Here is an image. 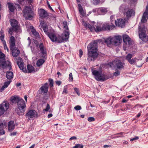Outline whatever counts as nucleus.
Returning <instances> with one entry per match:
<instances>
[{
    "label": "nucleus",
    "mask_w": 148,
    "mask_h": 148,
    "mask_svg": "<svg viewBox=\"0 0 148 148\" xmlns=\"http://www.w3.org/2000/svg\"><path fill=\"white\" fill-rule=\"evenodd\" d=\"M56 83L58 86H60L62 82L60 81H56Z\"/></svg>",
    "instance_id": "e2e57ef3"
},
{
    "label": "nucleus",
    "mask_w": 148,
    "mask_h": 148,
    "mask_svg": "<svg viewBox=\"0 0 148 148\" xmlns=\"http://www.w3.org/2000/svg\"><path fill=\"white\" fill-rule=\"evenodd\" d=\"M68 93L67 90L66 89V86H65L64 87V90L62 92V93H65L67 94Z\"/></svg>",
    "instance_id": "4d7b16f0"
},
{
    "label": "nucleus",
    "mask_w": 148,
    "mask_h": 148,
    "mask_svg": "<svg viewBox=\"0 0 148 148\" xmlns=\"http://www.w3.org/2000/svg\"><path fill=\"white\" fill-rule=\"evenodd\" d=\"M64 39L65 42H67L69 39V37L70 32L69 30H64Z\"/></svg>",
    "instance_id": "b1692460"
},
{
    "label": "nucleus",
    "mask_w": 148,
    "mask_h": 148,
    "mask_svg": "<svg viewBox=\"0 0 148 148\" xmlns=\"http://www.w3.org/2000/svg\"><path fill=\"white\" fill-rule=\"evenodd\" d=\"M21 58L19 57L18 60L16 62L20 70H22L23 72L26 73L27 70L26 68H24V64L23 62H21Z\"/></svg>",
    "instance_id": "f3484780"
},
{
    "label": "nucleus",
    "mask_w": 148,
    "mask_h": 148,
    "mask_svg": "<svg viewBox=\"0 0 148 148\" xmlns=\"http://www.w3.org/2000/svg\"><path fill=\"white\" fill-rule=\"evenodd\" d=\"M107 65L110 68H112L113 67H114V64L113 63V61L112 62H109L108 63Z\"/></svg>",
    "instance_id": "de8ad7c7"
},
{
    "label": "nucleus",
    "mask_w": 148,
    "mask_h": 148,
    "mask_svg": "<svg viewBox=\"0 0 148 148\" xmlns=\"http://www.w3.org/2000/svg\"><path fill=\"white\" fill-rule=\"evenodd\" d=\"M4 35H1V36H0V39L1 41H3L4 40Z\"/></svg>",
    "instance_id": "338daca9"
},
{
    "label": "nucleus",
    "mask_w": 148,
    "mask_h": 148,
    "mask_svg": "<svg viewBox=\"0 0 148 148\" xmlns=\"http://www.w3.org/2000/svg\"><path fill=\"white\" fill-rule=\"evenodd\" d=\"M88 121L89 122H92L95 121V119L93 117H90L88 119Z\"/></svg>",
    "instance_id": "3c124183"
},
{
    "label": "nucleus",
    "mask_w": 148,
    "mask_h": 148,
    "mask_svg": "<svg viewBox=\"0 0 148 148\" xmlns=\"http://www.w3.org/2000/svg\"><path fill=\"white\" fill-rule=\"evenodd\" d=\"M74 109L77 110H80L81 109V107L79 106H77L74 107Z\"/></svg>",
    "instance_id": "5fc2aeb1"
},
{
    "label": "nucleus",
    "mask_w": 148,
    "mask_h": 148,
    "mask_svg": "<svg viewBox=\"0 0 148 148\" xmlns=\"http://www.w3.org/2000/svg\"><path fill=\"white\" fill-rule=\"evenodd\" d=\"M23 16L26 20H31L33 18L34 13L30 7L26 6L23 9Z\"/></svg>",
    "instance_id": "39448f33"
},
{
    "label": "nucleus",
    "mask_w": 148,
    "mask_h": 148,
    "mask_svg": "<svg viewBox=\"0 0 148 148\" xmlns=\"http://www.w3.org/2000/svg\"><path fill=\"white\" fill-rule=\"evenodd\" d=\"M138 138L139 137L138 136H135L134 138L131 139L130 140L131 141H132L134 140H138Z\"/></svg>",
    "instance_id": "bf43d9fd"
},
{
    "label": "nucleus",
    "mask_w": 148,
    "mask_h": 148,
    "mask_svg": "<svg viewBox=\"0 0 148 148\" xmlns=\"http://www.w3.org/2000/svg\"><path fill=\"white\" fill-rule=\"evenodd\" d=\"M69 81H72L73 80V77L72 74L71 73L69 74Z\"/></svg>",
    "instance_id": "8fccbe9b"
},
{
    "label": "nucleus",
    "mask_w": 148,
    "mask_h": 148,
    "mask_svg": "<svg viewBox=\"0 0 148 148\" xmlns=\"http://www.w3.org/2000/svg\"><path fill=\"white\" fill-rule=\"evenodd\" d=\"M22 99L19 97L14 96L11 97V101L13 103H17L18 104V103Z\"/></svg>",
    "instance_id": "4be33fe9"
},
{
    "label": "nucleus",
    "mask_w": 148,
    "mask_h": 148,
    "mask_svg": "<svg viewBox=\"0 0 148 148\" xmlns=\"http://www.w3.org/2000/svg\"><path fill=\"white\" fill-rule=\"evenodd\" d=\"M93 3L95 5L98 4L100 2V0H92Z\"/></svg>",
    "instance_id": "09e8293b"
},
{
    "label": "nucleus",
    "mask_w": 148,
    "mask_h": 148,
    "mask_svg": "<svg viewBox=\"0 0 148 148\" xmlns=\"http://www.w3.org/2000/svg\"><path fill=\"white\" fill-rule=\"evenodd\" d=\"M115 24L116 26L123 27L125 26V22L123 19H117V21H115Z\"/></svg>",
    "instance_id": "a211bd4d"
},
{
    "label": "nucleus",
    "mask_w": 148,
    "mask_h": 148,
    "mask_svg": "<svg viewBox=\"0 0 148 148\" xmlns=\"http://www.w3.org/2000/svg\"><path fill=\"white\" fill-rule=\"evenodd\" d=\"M124 14L125 15L127 18H129L131 17L132 15H134L135 12L132 9L129 7H125L124 9Z\"/></svg>",
    "instance_id": "1a4fd4ad"
},
{
    "label": "nucleus",
    "mask_w": 148,
    "mask_h": 148,
    "mask_svg": "<svg viewBox=\"0 0 148 148\" xmlns=\"http://www.w3.org/2000/svg\"><path fill=\"white\" fill-rule=\"evenodd\" d=\"M111 24L109 25L108 23H105L102 25V30H110L114 28L115 27L113 23H112Z\"/></svg>",
    "instance_id": "2eb2a0df"
},
{
    "label": "nucleus",
    "mask_w": 148,
    "mask_h": 148,
    "mask_svg": "<svg viewBox=\"0 0 148 148\" xmlns=\"http://www.w3.org/2000/svg\"><path fill=\"white\" fill-rule=\"evenodd\" d=\"M27 69L28 73H31L33 71H35L34 67L30 64H28L27 65Z\"/></svg>",
    "instance_id": "72a5a7b5"
},
{
    "label": "nucleus",
    "mask_w": 148,
    "mask_h": 148,
    "mask_svg": "<svg viewBox=\"0 0 148 148\" xmlns=\"http://www.w3.org/2000/svg\"><path fill=\"white\" fill-rule=\"evenodd\" d=\"M112 38H107L105 40V42L106 43L107 45H110L111 44H112Z\"/></svg>",
    "instance_id": "f704fd0d"
},
{
    "label": "nucleus",
    "mask_w": 148,
    "mask_h": 148,
    "mask_svg": "<svg viewBox=\"0 0 148 148\" xmlns=\"http://www.w3.org/2000/svg\"><path fill=\"white\" fill-rule=\"evenodd\" d=\"M79 56L81 58L83 54V51L81 49H80L79 50Z\"/></svg>",
    "instance_id": "6e6d98bb"
},
{
    "label": "nucleus",
    "mask_w": 148,
    "mask_h": 148,
    "mask_svg": "<svg viewBox=\"0 0 148 148\" xmlns=\"http://www.w3.org/2000/svg\"><path fill=\"white\" fill-rule=\"evenodd\" d=\"M100 40H94L89 43L87 46L88 58V60L90 62L94 61L98 57L99 54L98 51L97 43Z\"/></svg>",
    "instance_id": "f257e3e1"
},
{
    "label": "nucleus",
    "mask_w": 148,
    "mask_h": 148,
    "mask_svg": "<svg viewBox=\"0 0 148 148\" xmlns=\"http://www.w3.org/2000/svg\"><path fill=\"white\" fill-rule=\"evenodd\" d=\"M96 27H95L94 30L96 32H100L102 30V24L97 23L96 25H95Z\"/></svg>",
    "instance_id": "412c9836"
},
{
    "label": "nucleus",
    "mask_w": 148,
    "mask_h": 148,
    "mask_svg": "<svg viewBox=\"0 0 148 148\" xmlns=\"http://www.w3.org/2000/svg\"><path fill=\"white\" fill-rule=\"evenodd\" d=\"M25 116L26 118H28V120L29 121L32 118L38 117V114L35 110H31L27 112Z\"/></svg>",
    "instance_id": "9d476101"
},
{
    "label": "nucleus",
    "mask_w": 148,
    "mask_h": 148,
    "mask_svg": "<svg viewBox=\"0 0 148 148\" xmlns=\"http://www.w3.org/2000/svg\"><path fill=\"white\" fill-rule=\"evenodd\" d=\"M41 28H42L44 32L47 35L50 33L48 32V26L44 22H41L40 23Z\"/></svg>",
    "instance_id": "5701e85b"
},
{
    "label": "nucleus",
    "mask_w": 148,
    "mask_h": 148,
    "mask_svg": "<svg viewBox=\"0 0 148 148\" xmlns=\"http://www.w3.org/2000/svg\"><path fill=\"white\" fill-rule=\"evenodd\" d=\"M31 32L32 34L36 37H38L39 36V33L34 29H32Z\"/></svg>",
    "instance_id": "ea45409f"
},
{
    "label": "nucleus",
    "mask_w": 148,
    "mask_h": 148,
    "mask_svg": "<svg viewBox=\"0 0 148 148\" xmlns=\"http://www.w3.org/2000/svg\"><path fill=\"white\" fill-rule=\"evenodd\" d=\"M73 148H83V145L82 144H76Z\"/></svg>",
    "instance_id": "a18cd8bd"
},
{
    "label": "nucleus",
    "mask_w": 148,
    "mask_h": 148,
    "mask_svg": "<svg viewBox=\"0 0 148 148\" xmlns=\"http://www.w3.org/2000/svg\"><path fill=\"white\" fill-rule=\"evenodd\" d=\"M11 81H8L5 82L4 83V86H5L6 88H7L8 86L10 84L11 82Z\"/></svg>",
    "instance_id": "49530a36"
},
{
    "label": "nucleus",
    "mask_w": 148,
    "mask_h": 148,
    "mask_svg": "<svg viewBox=\"0 0 148 148\" xmlns=\"http://www.w3.org/2000/svg\"><path fill=\"white\" fill-rule=\"evenodd\" d=\"M98 10L101 12V14H104L107 12L106 9L105 8H102L98 9Z\"/></svg>",
    "instance_id": "c9c22d12"
},
{
    "label": "nucleus",
    "mask_w": 148,
    "mask_h": 148,
    "mask_svg": "<svg viewBox=\"0 0 148 148\" xmlns=\"http://www.w3.org/2000/svg\"><path fill=\"white\" fill-rule=\"evenodd\" d=\"M34 44L36 45L37 47H38L39 46V43L38 41L36 40H34Z\"/></svg>",
    "instance_id": "680f3d73"
},
{
    "label": "nucleus",
    "mask_w": 148,
    "mask_h": 148,
    "mask_svg": "<svg viewBox=\"0 0 148 148\" xmlns=\"http://www.w3.org/2000/svg\"><path fill=\"white\" fill-rule=\"evenodd\" d=\"M49 109H50V105H49V104L48 103H47V106L46 107V108L44 110H43L46 112H47L49 111Z\"/></svg>",
    "instance_id": "864d4df0"
},
{
    "label": "nucleus",
    "mask_w": 148,
    "mask_h": 148,
    "mask_svg": "<svg viewBox=\"0 0 148 148\" xmlns=\"http://www.w3.org/2000/svg\"><path fill=\"white\" fill-rule=\"evenodd\" d=\"M56 41L55 42H56L57 43H60L62 42H65L64 41V38L61 36H58V37H56Z\"/></svg>",
    "instance_id": "c85d7f7f"
},
{
    "label": "nucleus",
    "mask_w": 148,
    "mask_h": 148,
    "mask_svg": "<svg viewBox=\"0 0 148 148\" xmlns=\"http://www.w3.org/2000/svg\"><path fill=\"white\" fill-rule=\"evenodd\" d=\"M120 71L116 69L115 70V72L113 73V75L115 77H117L120 75Z\"/></svg>",
    "instance_id": "37998d69"
},
{
    "label": "nucleus",
    "mask_w": 148,
    "mask_h": 148,
    "mask_svg": "<svg viewBox=\"0 0 148 148\" xmlns=\"http://www.w3.org/2000/svg\"><path fill=\"white\" fill-rule=\"evenodd\" d=\"M47 36L53 42H54L55 41H56V40H55V39L56 36L52 32L48 34Z\"/></svg>",
    "instance_id": "a878e982"
},
{
    "label": "nucleus",
    "mask_w": 148,
    "mask_h": 148,
    "mask_svg": "<svg viewBox=\"0 0 148 148\" xmlns=\"http://www.w3.org/2000/svg\"><path fill=\"white\" fill-rule=\"evenodd\" d=\"M39 47L40 50L42 54H45L47 53V52L45 50H44V46L42 43H41L39 45Z\"/></svg>",
    "instance_id": "7c9ffc66"
},
{
    "label": "nucleus",
    "mask_w": 148,
    "mask_h": 148,
    "mask_svg": "<svg viewBox=\"0 0 148 148\" xmlns=\"http://www.w3.org/2000/svg\"><path fill=\"white\" fill-rule=\"evenodd\" d=\"M9 42L10 43V48L12 52V56L14 57H17L20 53V51L19 49H17V48L14 47L15 46V40L13 36H11Z\"/></svg>",
    "instance_id": "7ed1b4c3"
},
{
    "label": "nucleus",
    "mask_w": 148,
    "mask_h": 148,
    "mask_svg": "<svg viewBox=\"0 0 148 148\" xmlns=\"http://www.w3.org/2000/svg\"><path fill=\"white\" fill-rule=\"evenodd\" d=\"M114 67H116L119 69L121 70L124 68V63L119 59H116L113 61Z\"/></svg>",
    "instance_id": "9b49d317"
},
{
    "label": "nucleus",
    "mask_w": 148,
    "mask_h": 148,
    "mask_svg": "<svg viewBox=\"0 0 148 148\" xmlns=\"http://www.w3.org/2000/svg\"><path fill=\"white\" fill-rule=\"evenodd\" d=\"M74 89L75 91V92L77 93V95H79L80 94L79 93V89L77 88H74Z\"/></svg>",
    "instance_id": "603ef678"
},
{
    "label": "nucleus",
    "mask_w": 148,
    "mask_h": 148,
    "mask_svg": "<svg viewBox=\"0 0 148 148\" xmlns=\"http://www.w3.org/2000/svg\"><path fill=\"white\" fill-rule=\"evenodd\" d=\"M18 1L20 4L22 5H24L25 3H27V1L30 3H32L33 0H18Z\"/></svg>",
    "instance_id": "cd10ccee"
},
{
    "label": "nucleus",
    "mask_w": 148,
    "mask_h": 148,
    "mask_svg": "<svg viewBox=\"0 0 148 148\" xmlns=\"http://www.w3.org/2000/svg\"><path fill=\"white\" fill-rule=\"evenodd\" d=\"M7 126V123H0V130H4L6 127Z\"/></svg>",
    "instance_id": "e433bc0d"
},
{
    "label": "nucleus",
    "mask_w": 148,
    "mask_h": 148,
    "mask_svg": "<svg viewBox=\"0 0 148 148\" xmlns=\"http://www.w3.org/2000/svg\"><path fill=\"white\" fill-rule=\"evenodd\" d=\"M16 134H17V132H14L11 133L10 134V135L11 136H15L16 135Z\"/></svg>",
    "instance_id": "0e129e2a"
},
{
    "label": "nucleus",
    "mask_w": 148,
    "mask_h": 148,
    "mask_svg": "<svg viewBox=\"0 0 148 148\" xmlns=\"http://www.w3.org/2000/svg\"><path fill=\"white\" fill-rule=\"evenodd\" d=\"M148 18V12H145L143 15L141 21L143 23H145L147 21L146 18Z\"/></svg>",
    "instance_id": "393cba45"
},
{
    "label": "nucleus",
    "mask_w": 148,
    "mask_h": 148,
    "mask_svg": "<svg viewBox=\"0 0 148 148\" xmlns=\"http://www.w3.org/2000/svg\"><path fill=\"white\" fill-rule=\"evenodd\" d=\"M49 89V86L48 83L47 82L44 84L39 88L38 91L39 94H42V93L46 94L47 93Z\"/></svg>",
    "instance_id": "ddd939ff"
},
{
    "label": "nucleus",
    "mask_w": 148,
    "mask_h": 148,
    "mask_svg": "<svg viewBox=\"0 0 148 148\" xmlns=\"http://www.w3.org/2000/svg\"><path fill=\"white\" fill-rule=\"evenodd\" d=\"M133 56L132 54L131 53H129L126 56V59L127 61L131 59Z\"/></svg>",
    "instance_id": "c03bdc74"
},
{
    "label": "nucleus",
    "mask_w": 148,
    "mask_h": 148,
    "mask_svg": "<svg viewBox=\"0 0 148 148\" xmlns=\"http://www.w3.org/2000/svg\"><path fill=\"white\" fill-rule=\"evenodd\" d=\"M86 27H88L90 30V31L92 32L94 30L95 28L94 26H92L89 23H88Z\"/></svg>",
    "instance_id": "79ce46f5"
},
{
    "label": "nucleus",
    "mask_w": 148,
    "mask_h": 148,
    "mask_svg": "<svg viewBox=\"0 0 148 148\" xmlns=\"http://www.w3.org/2000/svg\"><path fill=\"white\" fill-rule=\"evenodd\" d=\"M49 85L50 88H51L53 86V80L51 78L49 79Z\"/></svg>",
    "instance_id": "a19ab883"
},
{
    "label": "nucleus",
    "mask_w": 148,
    "mask_h": 148,
    "mask_svg": "<svg viewBox=\"0 0 148 148\" xmlns=\"http://www.w3.org/2000/svg\"><path fill=\"white\" fill-rule=\"evenodd\" d=\"M77 139V138L76 136H73L71 137L70 138V140H76Z\"/></svg>",
    "instance_id": "774afa93"
},
{
    "label": "nucleus",
    "mask_w": 148,
    "mask_h": 148,
    "mask_svg": "<svg viewBox=\"0 0 148 148\" xmlns=\"http://www.w3.org/2000/svg\"><path fill=\"white\" fill-rule=\"evenodd\" d=\"M8 130L10 132H12L15 128V125L13 121H11L8 123Z\"/></svg>",
    "instance_id": "aec40b11"
},
{
    "label": "nucleus",
    "mask_w": 148,
    "mask_h": 148,
    "mask_svg": "<svg viewBox=\"0 0 148 148\" xmlns=\"http://www.w3.org/2000/svg\"><path fill=\"white\" fill-rule=\"evenodd\" d=\"M38 12L41 18H45L48 15L47 12L43 9H40Z\"/></svg>",
    "instance_id": "6ab92c4d"
},
{
    "label": "nucleus",
    "mask_w": 148,
    "mask_h": 148,
    "mask_svg": "<svg viewBox=\"0 0 148 148\" xmlns=\"http://www.w3.org/2000/svg\"><path fill=\"white\" fill-rule=\"evenodd\" d=\"M112 44L117 46L119 45L122 41V37L120 36H115L112 38Z\"/></svg>",
    "instance_id": "f8f14e48"
},
{
    "label": "nucleus",
    "mask_w": 148,
    "mask_h": 148,
    "mask_svg": "<svg viewBox=\"0 0 148 148\" xmlns=\"http://www.w3.org/2000/svg\"><path fill=\"white\" fill-rule=\"evenodd\" d=\"M5 55L0 51V69L1 68L3 69L9 67V70L12 69V66L10 62L7 60L6 61L5 59Z\"/></svg>",
    "instance_id": "20e7f679"
},
{
    "label": "nucleus",
    "mask_w": 148,
    "mask_h": 148,
    "mask_svg": "<svg viewBox=\"0 0 148 148\" xmlns=\"http://www.w3.org/2000/svg\"><path fill=\"white\" fill-rule=\"evenodd\" d=\"M8 6L9 10L11 12H13L14 11V6L12 3L9 2L8 3Z\"/></svg>",
    "instance_id": "c756f323"
},
{
    "label": "nucleus",
    "mask_w": 148,
    "mask_h": 148,
    "mask_svg": "<svg viewBox=\"0 0 148 148\" xmlns=\"http://www.w3.org/2000/svg\"><path fill=\"white\" fill-rule=\"evenodd\" d=\"M78 6L79 12L82 16H84L85 15V14L84 11L81 5L79 3L78 4Z\"/></svg>",
    "instance_id": "2f4dec72"
},
{
    "label": "nucleus",
    "mask_w": 148,
    "mask_h": 148,
    "mask_svg": "<svg viewBox=\"0 0 148 148\" xmlns=\"http://www.w3.org/2000/svg\"><path fill=\"white\" fill-rule=\"evenodd\" d=\"M47 5H48V8L51 10H52L53 11H54V10H53V9L51 7V6H50V4L48 2V1L47 0Z\"/></svg>",
    "instance_id": "13d9d810"
},
{
    "label": "nucleus",
    "mask_w": 148,
    "mask_h": 148,
    "mask_svg": "<svg viewBox=\"0 0 148 148\" xmlns=\"http://www.w3.org/2000/svg\"><path fill=\"white\" fill-rule=\"evenodd\" d=\"M9 103L7 101H4L0 104V116L3 114L5 111L8 110L9 107Z\"/></svg>",
    "instance_id": "6e6552de"
},
{
    "label": "nucleus",
    "mask_w": 148,
    "mask_h": 148,
    "mask_svg": "<svg viewBox=\"0 0 148 148\" xmlns=\"http://www.w3.org/2000/svg\"><path fill=\"white\" fill-rule=\"evenodd\" d=\"M92 72L95 79L98 81H104L110 78V76L108 75L102 73L101 72L92 69Z\"/></svg>",
    "instance_id": "f03ea898"
},
{
    "label": "nucleus",
    "mask_w": 148,
    "mask_h": 148,
    "mask_svg": "<svg viewBox=\"0 0 148 148\" xmlns=\"http://www.w3.org/2000/svg\"><path fill=\"white\" fill-rule=\"evenodd\" d=\"M45 62V60L43 59H39L37 61L36 66L39 67L41 66Z\"/></svg>",
    "instance_id": "473e14b6"
},
{
    "label": "nucleus",
    "mask_w": 148,
    "mask_h": 148,
    "mask_svg": "<svg viewBox=\"0 0 148 148\" xmlns=\"http://www.w3.org/2000/svg\"><path fill=\"white\" fill-rule=\"evenodd\" d=\"M19 112H17V114L19 115H22L21 114H23V113L25 111L26 109V106L25 102L24 100L22 99L17 104Z\"/></svg>",
    "instance_id": "0eeeda50"
},
{
    "label": "nucleus",
    "mask_w": 148,
    "mask_h": 148,
    "mask_svg": "<svg viewBox=\"0 0 148 148\" xmlns=\"http://www.w3.org/2000/svg\"><path fill=\"white\" fill-rule=\"evenodd\" d=\"M6 77L9 80H11L13 77V73L12 72L8 71L6 73Z\"/></svg>",
    "instance_id": "bb28decb"
},
{
    "label": "nucleus",
    "mask_w": 148,
    "mask_h": 148,
    "mask_svg": "<svg viewBox=\"0 0 148 148\" xmlns=\"http://www.w3.org/2000/svg\"><path fill=\"white\" fill-rule=\"evenodd\" d=\"M5 133V131L3 130H0V135L4 134Z\"/></svg>",
    "instance_id": "052dcab7"
},
{
    "label": "nucleus",
    "mask_w": 148,
    "mask_h": 148,
    "mask_svg": "<svg viewBox=\"0 0 148 148\" xmlns=\"http://www.w3.org/2000/svg\"><path fill=\"white\" fill-rule=\"evenodd\" d=\"M137 59L136 58L131 59L128 61V62L131 64H135L136 60Z\"/></svg>",
    "instance_id": "58836bf2"
},
{
    "label": "nucleus",
    "mask_w": 148,
    "mask_h": 148,
    "mask_svg": "<svg viewBox=\"0 0 148 148\" xmlns=\"http://www.w3.org/2000/svg\"><path fill=\"white\" fill-rule=\"evenodd\" d=\"M123 38L124 45L127 44L130 46L132 45L131 39L128 35L126 34L123 35Z\"/></svg>",
    "instance_id": "4468645a"
},
{
    "label": "nucleus",
    "mask_w": 148,
    "mask_h": 148,
    "mask_svg": "<svg viewBox=\"0 0 148 148\" xmlns=\"http://www.w3.org/2000/svg\"><path fill=\"white\" fill-rule=\"evenodd\" d=\"M139 37L143 41L147 42L148 40V36L146 34L144 27H141L140 25L138 27Z\"/></svg>",
    "instance_id": "423d86ee"
},
{
    "label": "nucleus",
    "mask_w": 148,
    "mask_h": 148,
    "mask_svg": "<svg viewBox=\"0 0 148 148\" xmlns=\"http://www.w3.org/2000/svg\"><path fill=\"white\" fill-rule=\"evenodd\" d=\"M11 25L12 27V29L15 31L18 30V25L17 21L14 19H11L10 20Z\"/></svg>",
    "instance_id": "dca6fc26"
},
{
    "label": "nucleus",
    "mask_w": 148,
    "mask_h": 148,
    "mask_svg": "<svg viewBox=\"0 0 148 148\" xmlns=\"http://www.w3.org/2000/svg\"><path fill=\"white\" fill-rule=\"evenodd\" d=\"M2 42L3 44L4 47H6V43L5 41L4 40H3V41H2Z\"/></svg>",
    "instance_id": "69168bd1"
},
{
    "label": "nucleus",
    "mask_w": 148,
    "mask_h": 148,
    "mask_svg": "<svg viewBox=\"0 0 148 148\" xmlns=\"http://www.w3.org/2000/svg\"><path fill=\"white\" fill-rule=\"evenodd\" d=\"M63 28L65 29V30H69L67 25V23L66 21H63Z\"/></svg>",
    "instance_id": "4c0bfd02"
}]
</instances>
